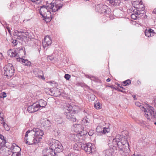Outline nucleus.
Returning a JSON list of instances; mask_svg holds the SVG:
<instances>
[{
  "label": "nucleus",
  "mask_w": 156,
  "mask_h": 156,
  "mask_svg": "<svg viewBox=\"0 0 156 156\" xmlns=\"http://www.w3.org/2000/svg\"><path fill=\"white\" fill-rule=\"evenodd\" d=\"M3 57L2 53H0V61L3 59Z\"/></svg>",
  "instance_id": "44"
},
{
  "label": "nucleus",
  "mask_w": 156,
  "mask_h": 156,
  "mask_svg": "<svg viewBox=\"0 0 156 156\" xmlns=\"http://www.w3.org/2000/svg\"><path fill=\"white\" fill-rule=\"evenodd\" d=\"M80 148L85 151L87 153L90 154L94 152L95 151L94 146L91 143H89L86 144L81 143L78 144L77 145Z\"/></svg>",
  "instance_id": "7"
},
{
  "label": "nucleus",
  "mask_w": 156,
  "mask_h": 156,
  "mask_svg": "<svg viewBox=\"0 0 156 156\" xmlns=\"http://www.w3.org/2000/svg\"><path fill=\"white\" fill-rule=\"evenodd\" d=\"M86 77L89 79H90V80H93L94 79V77L91 76H89L88 75H87L86 76Z\"/></svg>",
  "instance_id": "43"
},
{
  "label": "nucleus",
  "mask_w": 156,
  "mask_h": 156,
  "mask_svg": "<svg viewBox=\"0 0 156 156\" xmlns=\"http://www.w3.org/2000/svg\"><path fill=\"white\" fill-rule=\"evenodd\" d=\"M66 156H80V155L77 153H72L68 154Z\"/></svg>",
  "instance_id": "37"
},
{
  "label": "nucleus",
  "mask_w": 156,
  "mask_h": 156,
  "mask_svg": "<svg viewBox=\"0 0 156 156\" xmlns=\"http://www.w3.org/2000/svg\"><path fill=\"white\" fill-rule=\"evenodd\" d=\"M71 128L73 131L76 132H78L79 133L81 132L83 133V130H84L81 125L78 124H73Z\"/></svg>",
  "instance_id": "17"
},
{
  "label": "nucleus",
  "mask_w": 156,
  "mask_h": 156,
  "mask_svg": "<svg viewBox=\"0 0 156 156\" xmlns=\"http://www.w3.org/2000/svg\"><path fill=\"white\" fill-rule=\"evenodd\" d=\"M65 111V115H66V118L70 121L75 122L76 120V119L75 116L72 115L71 114L72 112L67 111V110Z\"/></svg>",
  "instance_id": "19"
},
{
  "label": "nucleus",
  "mask_w": 156,
  "mask_h": 156,
  "mask_svg": "<svg viewBox=\"0 0 156 156\" xmlns=\"http://www.w3.org/2000/svg\"><path fill=\"white\" fill-rule=\"evenodd\" d=\"M117 85H118V86H119L120 87V88H122V89L123 88L122 87H121V86H120V84H117Z\"/></svg>",
  "instance_id": "52"
},
{
  "label": "nucleus",
  "mask_w": 156,
  "mask_h": 156,
  "mask_svg": "<svg viewBox=\"0 0 156 156\" xmlns=\"http://www.w3.org/2000/svg\"><path fill=\"white\" fill-rule=\"evenodd\" d=\"M83 133L80 132L76 134H72L71 135L70 138L71 140L80 142V143H77V144H76L75 145L74 147H76L75 148V150H79V148H77L76 146H77L78 144H81L82 142L85 139V135L87 133V132L84 130H83Z\"/></svg>",
  "instance_id": "4"
},
{
  "label": "nucleus",
  "mask_w": 156,
  "mask_h": 156,
  "mask_svg": "<svg viewBox=\"0 0 156 156\" xmlns=\"http://www.w3.org/2000/svg\"><path fill=\"white\" fill-rule=\"evenodd\" d=\"M12 43L14 46H15L17 44V42L16 40H13Z\"/></svg>",
  "instance_id": "42"
},
{
  "label": "nucleus",
  "mask_w": 156,
  "mask_h": 156,
  "mask_svg": "<svg viewBox=\"0 0 156 156\" xmlns=\"http://www.w3.org/2000/svg\"><path fill=\"white\" fill-rule=\"evenodd\" d=\"M32 2H33L34 3H35L36 4H38L40 3L41 2V0H30Z\"/></svg>",
  "instance_id": "40"
},
{
  "label": "nucleus",
  "mask_w": 156,
  "mask_h": 156,
  "mask_svg": "<svg viewBox=\"0 0 156 156\" xmlns=\"http://www.w3.org/2000/svg\"><path fill=\"white\" fill-rule=\"evenodd\" d=\"M65 78L67 80H68L70 77V76L68 74H66L64 76Z\"/></svg>",
  "instance_id": "41"
},
{
  "label": "nucleus",
  "mask_w": 156,
  "mask_h": 156,
  "mask_svg": "<svg viewBox=\"0 0 156 156\" xmlns=\"http://www.w3.org/2000/svg\"><path fill=\"white\" fill-rule=\"evenodd\" d=\"M11 149L12 150V154L11 156H20L21 154L19 151H20L21 149L18 146H15L13 144H11Z\"/></svg>",
  "instance_id": "13"
},
{
  "label": "nucleus",
  "mask_w": 156,
  "mask_h": 156,
  "mask_svg": "<svg viewBox=\"0 0 156 156\" xmlns=\"http://www.w3.org/2000/svg\"><path fill=\"white\" fill-rule=\"evenodd\" d=\"M136 105L137 106H140V104L139 102H136L135 103Z\"/></svg>",
  "instance_id": "45"
},
{
  "label": "nucleus",
  "mask_w": 156,
  "mask_h": 156,
  "mask_svg": "<svg viewBox=\"0 0 156 156\" xmlns=\"http://www.w3.org/2000/svg\"><path fill=\"white\" fill-rule=\"evenodd\" d=\"M153 12L154 14H156V9H154Z\"/></svg>",
  "instance_id": "49"
},
{
  "label": "nucleus",
  "mask_w": 156,
  "mask_h": 156,
  "mask_svg": "<svg viewBox=\"0 0 156 156\" xmlns=\"http://www.w3.org/2000/svg\"><path fill=\"white\" fill-rule=\"evenodd\" d=\"M94 107L96 109H100L101 108V104L99 102L95 103Z\"/></svg>",
  "instance_id": "36"
},
{
  "label": "nucleus",
  "mask_w": 156,
  "mask_h": 156,
  "mask_svg": "<svg viewBox=\"0 0 156 156\" xmlns=\"http://www.w3.org/2000/svg\"><path fill=\"white\" fill-rule=\"evenodd\" d=\"M113 152V148H110L104 151L103 153L104 156H112Z\"/></svg>",
  "instance_id": "23"
},
{
  "label": "nucleus",
  "mask_w": 156,
  "mask_h": 156,
  "mask_svg": "<svg viewBox=\"0 0 156 156\" xmlns=\"http://www.w3.org/2000/svg\"><path fill=\"white\" fill-rule=\"evenodd\" d=\"M8 55L11 57H14L17 55H19L16 51L14 50L12 51L11 50H9L8 51Z\"/></svg>",
  "instance_id": "30"
},
{
  "label": "nucleus",
  "mask_w": 156,
  "mask_h": 156,
  "mask_svg": "<svg viewBox=\"0 0 156 156\" xmlns=\"http://www.w3.org/2000/svg\"><path fill=\"white\" fill-rule=\"evenodd\" d=\"M51 44V41L50 37L48 36H46L43 41L42 44L44 48H46L50 45Z\"/></svg>",
  "instance_id": "18"
},
{
  "label": "nucleus",
  "mask_w": 156,
  "mask_h": 156,
  "mask_svg": "<svg viewBox=\"0 0 156 156\" xmlns=\"http://www.w3.org/2000/svg\"><path fill=\"white\" fill-rule=\"evenodd\" d=\"M111 81V79L109 78H108L106 80L107 82H109Z\"/></svg>",
  "instance_id": "51"
},
{
  "label": "nucleus",
  "mask_w": 156,
  "mask_h": 156,
  "mask_svg": "<svg viewBox=\"0 0 156 156\" xmlns=\"http://www.w3.org/2000/svg\"><path fill=\"white\" fill-rule=\"evenodd\" d=\"M55 121L58 124H61L62 123V118L59 116L58 117L55 119Z\"/></svg>",
  "instance_id": "34"
},
{
  "label": "nucleus",
  "mask_w": 156,
  "mask_h": 156,
  "mask_svg": "<svg viewBox=\"0 0 156 156\" xmlns=\"http://www.w3.org/2000/svg\"><path fill=\"white\" fill-rule=\"evenodd\" d=\"M118 89L119 91L122 92H123V90H124V89H123H123H122V88H118Z\"/></svg>",
  "instance_id": "46"
},
{
  "label": "nucleus",
  "mask_w": 156,
  "mask_h": 156,
  "mask_svg": "<svg viewBox=\"0 0 156 156\" xmlns=\"http://www.w3.org/2000/svg\"><path fill=\"white\" fill-rule=\"evenodd\" d=\"M154 124H155V125H156V122H155L154 123Z\"/></svg>",
  "instance_id": "56"
},
{
  "label": "nucleus",
  "mask_w": 156,
  "mask_h": 156,
  "mask_svg": "<svg viewBox=\"0 0 156 156\" xmlns=\"http://www.w3.org/2000/svg\"><path fill=\"white\" fill-rule=\"evenodd\" d=\"M96 130L98 132L101 133L103 134L108 133L110 131V128L108 126L107 127H103L100 126L97 127Z\"/></svg>",
  "instance_id": "16"
},
{
  "label": "nucleus",
  "mask_w": 156,
  "mask_h": 156,
  "mask_svg": "<svg viewBox=\"0 0 156 156\" xmlns=\"http://www.w3.org/2000/svg\"><path fill=\"white\" fill-rule=\"evenodd\" d=\"M0 118L1 119H0V120L1 121V123L2 125V126L4 127L5 129L7 131L9 130V127L8 125L6 124L4 122L3 117L1 116Z\"/></svg>",
  "instance_id": "27"
},
{
  "label": "nucleus",
  "mask_w": 156,
  "mask_h": 156,
  "mask_svg": "<svg viewBox=\"0 0 156 156\" xmlns=\"http://www.w3.org/2000/svg\"><path fill=\"white\" fill-rule=\"evenodd\" d=\"M37 105L38 106V109L41 108H44L47 105L46 102L42 99L39 100L38 102H36Z\"/></svg>",
  "instance_id": "24"
},
{
  "label": "nucleus",
  "mask_w": 156,
  "mask_h": 156,
  "mask_svg": "<svg viewBox=\"0 0 156 156\" xmlns=\"http://www.w3.org/2000/svg\"><path fill=\"white\" fill-rule=\"evenodd\" d=\"M131 18L133 20H136L138 18V16L136 15V13L132 14L131 15Z\"/></svg>",
  "instance_id": "39"
},
{
  "label": "nucleus",
  "mask_w": 156,
  "mask_h": 156,
  "mask_svg": "<svg viewBox=\"0 0 156 156\" xmlns=\"http://www.w3.org/2000/svg\"><path fill=\"white\" fill-rule=\"evenodd\" d=\"M40 123L41 128L45 129H50L52 125L50 121L47 119H42Z\"/></svg>",
  "instance_id": "11"
},
{
  "label": "nucleus",
  "mask_w": 156,
  "mask_h": 156,
  "mask_svg": "<svg viewBox=\"0 0 156 156\" xmlns=\"http://www.w3.org/2000/svg\"><path fill=\"white\" fill-rule=\"evenodd\" d=\"M92 96L93 98V100L94 99V98H95V95H92Z\"/></svg>",
  "instance_id": "54"
},
{
  "label": "nucleus",
  "mask_w": 156,
  "mask_h": 156,
  "mask_svg": "<svg viewBox=\"0 0 156 156\" xmlns=\"http://www.w3.org/2000/svg\"><path fill=\"white\" fill-rule=\"evenodd\" d=\"M56 7L53 4V3L41 6L40 9V13L42 17H46L47 15H50V14L52 12H55L58 11Z\"/></svg>",
  "instance_id": "3"
},
{
  "label": "nucleus",
  "mask_w": 156,
  "mask_h": 156,
  "mask_svg": "<svg viewBox=\"0 0 156 156\" xmlns=\"http://www.w3.org/2000/svg\"><path fill=\"white\" fill-rule=\"evenodd\" d=\"M59 142V141L55 139H51L48 141V143L50 147L48 149L51 150V152L53 153L54 149H55V147L56 146L57 144Z\"/></svg>",
  "instance_id": "14"
},
{
  "label": "nucleus",
  "mask_w": 156,
  "mask_h": 156,
  "mask_svg": "<svg viewBox=\"0 0 156 156\" xmlns=\"http://www.w3.org/2000/svg\"><path fill=\"white\" fill-rule=\"evenodd\" d=\"M96 10L101 14H103L104 15L108 14L110 12V10L106 5L102 4H99L96 5Z\"/></svg>",
  "instance_id": "8"
},
{
  "label": "nucleus",
  "mask_w": 156,
  "mask_h": 156,
  "mask_svg": "<svg viewBox=\"0 0 156 156\" xmlns=\"http://www.w3.org/2000/svg\"><path fill=\"white\" fill-rule=\"evenodd\" d=\"M28 112L30 113H33L38 111V108L36 103L28 107L27 109Z\"/></svg>",
  "instance_id": "20"
},
{
  "label": "nucleus",
  "mask_w": 156,
  "mask_h": 156,
  "mask_svg": "<svg viewBox=\"0 0 156 156\" xmlns=\"http://www.w3.org/2000/svg\"><path fill=\"white\" fill-rule=\"evenodd\" d=\"M45 91L48 94L51 96L57 97L61 94L60 90L56 87H54L51 89H45Z\"/></svg>",
  "instance_id": "10"
},
{
  "label": "nucleus",
  "mask_w": 156,
  "mask_h": 156,
  "mask_svg": "<svg viewBox=\"0 0 156 156\" xmlns=\"http://www.w3.org/2000/svg\"><path fill=\"white\" fill-rule=\"evenodd\" d=\"M19 59H18V61ZM19 61H21L23 64V65L27 66H30L31 64V62L27 59H24L21 58H19Z\"/></svg>",
  "instance_id": "29"
},
{
  "label": "nucleus",
  "mask_w": 156,
  "mask_h": 156,
  "mask_svg": "<svg viewBox=\"0 0 156 156\" xmlns=\"http://www.w3.org/2000/svg\"><path fill=\"white\" fill-rule=\"evenodd\" d=\"M41 78H42L43 79H44V76H41Z\"/></svg>",
  "instance_id": "55"
},
{
  "label": "nucleus",
  "mask_w": 156,
  "mask_h": 156,
  "mask_svg": "<svg viewBox=\"0 0 156 156\" xmlns=\"http://www.w3.org/2000/svg\"><path fill=\"white\" fill-rule=\"evenodd\" d=\"M51 150L50 149H46L43 151L46 152V154L43 155V156H54V155L51 152Z\"/></svg>",
  "instance_id": "31"
},
{
  "label": "nucleus",
  "mask_w": 156,
  "mask_h": 156,
  "mask_svg": "<svg viewBox=\"0 0 156 156\" xmlns=\"http://www.w3.org/2000/svg\"><path fill=\"white\" fill-rule=\"evenodd\" d=\"M4 75L8 78L11 77L14 74V69L11 64H8L5 65L4 68Z\"/></svg>",
  "instance_id": "9"
},
{
  "label": "nucleus",
  "mask_w": 156,
  "mask_h": 156,
  "mask_svg": "<svg viewBox=\"0 0 156 156\" xmlns=\"http://www.w3.org/2000/svg\"><path fill=\"white\" fill-rule=\"evenodd\" d=\"M135 13H136V15L137 16L138 18L139 17V15H140V12H136Z\"/></svg>",
  "instance_id": "47"
},
{
  "label": "nucleus",
  "mask_w": 156,
  "mask_h": 156,
  "mask_svg": "<svg viewBox=\"0 0 156 156\" xmlns=\"http://www.w3.org/2000/svg\"><path fill=\"white\" fill-rule=\"evenodd\" d=\"M20 52H23V53H24V51L23 49H20Z\"/></svg>",
  "instance_id": "53"
},
{
  "label": "nucleus",
  "mask_w": 156,
  "mask_h": 156,
  "mask_svg": "<svg viewBox=\"0 0 156 156\" xmlns=\"http://www.w3.org/2000/svg\"><path fill=\"white\" fill-rule=\"evenodd\" d=\"M7 95L6 93L4 92L1 93H0V98H4L6 97Z\"/></svg>",
  "instance_id": "38"
},
{
  "label": "nucleus",
  "mask_w": 156,
  "mask_h": 156,
  "mask_svg": "<svg viewBox=\"0 0 156 156\" xmlns=\"http://www.w3.org/2000/svg\"><path fill=\"white\" fill-rule=\"evenodd\" d=\"M137 5H139L138 8L139 9H140V11H144V5L142 4V1L141 0H137ZM136 4H137V2L135 1L134 2ZM138 8V7H136Z\"/></svg>",
  "instance_id": "26"
},
{
  "label": "nucleus",
  "mask_w": 156,
  "mask_h": 156,
  "mask_svg": "<svg viewBox=\"0 0 156 156\" xmlns=\"http://www.w3.org/2000/svg\"><path fill=\"white\" fill-rule=\"evenodd\" d=\"M132 156H143L140 154H136L135 155V154H133Z\"/></svg>",
  "instance_id": "50"
},
{
  "label": "nucleus",
  "mask_w": 156,
  "mask_h": 156,
  "mask_svg": "<svg viewBox=\"0 0 156 156\" xmlns=\"http://www.w3.org/2000/svg\"><path fill=\"white\" fill-rule=\"evenodd\" d=\"M44 134L42 130L36 128L31 130H28L26 132L24 138L25 142L29 145L36 144L39 143Z\"/></svg>",
  "instance_id": "1"
},
{
  "label": "nucleus",
  "mask_w": 156,
  "mask_h": 156,
  "mask_svg": "<svg viewBox=\"0 0 156 156\" xmlns=\"http://www.w3.org/2000/svg\"><path fill=\"white\" fill-rule=\"evenodd\" d=\"M64 108L68 111H71L74 113H76L80 111L79 107L76 105L73 106L70 105L65 104L64 105Z\"/></svg>",
  "instance_id": "12"
},
{
  "label": "nucleus",
  "mask_w": 156,
  "mask_h": 156,
  "mask_svg": "<svg viewBox=\"0 0 156 156\" xmlns=\"http://www.w3.org/2000/svg\"><path fill=\"white\" fill-rule=\"evenodd\" d=\"M82 121V123L85 125H87L90 122L89 119L86 117H84Z\"/></svg>",
  "instance_id": "33"
},
{
  "label": "nucleus",
  "mask_w": 156,
  "mask_h": 156,
  "mask_svg": "<svg viewBox=\"0 0 156 156\" xmlns=\"http://www.w3.org/2000/svg\"><path fill=\"white\" fill-rule=\"evenodd\" d=\"M10 148L11 147L8 148L7 147H2L0 149V152L4 155L9 156L11 154L12 152V150Z\"/></svg>",
  "instance_id": "15"
},
{
  "label": "nucleus",
  "mask_w": 156,
  "mask_h": 156,
  "mask_svg": "<svg viewBox=\"0 0 156 156\" xmlns=\"http://www.w3.org/2000/svg\"><path fill=\"white\" fill-rule=\"evenodd\" d=\"M65 0H53L52 2L53 4L56 7L58 10L62 8L63 3L62 1H64Z\"/></svg>",
  "instance_id": "21"
},
{
  "label": "nucleus",
  "mask_w": 156,
  "mask_h": 156,
  "mask_svg": "<svg viewBox=\"0 0 156 156\" xmlns=\"http://www.w3.org/2000/svg\"><path fill=\"white\" fill-rule=\"evenodd\" d=\"M142 107L144 108L143 111L145 112V116L148 119L154 121L156 119V112L153 107L150 106H148L147 108Z\"/></svg>",
  "instance_id": "5"
},
{
  "label": "nucleus",
  "mask_w": 156,
  "mask_h": 156,
  "mask_svg": "<svg viewBox=\"0 0 156 156\" xmlns=\"http://www.w3.org/2000/svg\"><path fill=\"white\" fill-rule=\"evenodd\" d=\"M52 15H53V14L52 13L51 14H50V16L47 15V16L46 17H43L46 22H48L51 20V18L52 17Z\"/></svg>",
  "instance_id": "32"
},
{
  "label": "nucleus",
  "mask_w": 156,
  "mask_h": 156,
  "mask_svg": "<svg viewBox=\"0 0 156 156\" xmlns=\"http://www.w3.org/2000/svg\"><path fill=\"white\" fill-rule=\"evenodd\" d=\"M108 145L109 146H118L119 150L122 155L126 156L129 153V144L126 140L124 138H121L120 135L116 136L115 138L113 139L112 142L109 140Z\"/></svg>",
  "instance_id": "2"
},
{
  "label": "nucleus",
  "mask_w": 156,
  "mask_h": 156,
  "mask_svg": "<svg viewBox=\"0 0 156 156\" xmlns=\"http://www.w3.org/2000/svg\"><path fill=\"white\" fill-rule=\"evenodd\" d=\"M15 35L17 36V39H20L22 41L26 42L31 39L30 36L28 32L26 30H16L14 33Z\"/></svg>",
  "instance_id": "6"
},
{
  "label": "nucleus",
  "mask_w": 156,
  "mask_h": 156,
  "mask_svg": "<svg viewBox=\"0 0 156 156\" xmlns=\"http://www.w3.org/2000/svg\"><path fill=\"white\" fill-rule=\"evenodd\" d=\"M131 82V80L129 79L127 80L126 81H124L123 82V83L125 84L124 85V86H126L127 85H129L130 84Z\"/></svg>",
  "instance_id": "35"
},
{
  "label": "nucleus",
  "mask_w": 156,
  "mask_h": 156,
  "mask_svg": "<svg viewBox=\"0 0 156 156\" xmlns=\"http://www.w3.org/2000/svg\"><path fill=\"white\" fill-rule=\"evenodd\" d=\"M109 3L112 5L113 6H118L121 3L120 0H109Z\"/></svg>",
  "instance_id": "28"
},
{
  "label": "nucleus",
  "mask_w": 156,
  "mask_h": 156,
  "mask_svg": "<svg viewBox=\"0 0 156 156\" xmlns=\"http://www.w3.org/2000/svg\"><path fill=\"white\" fill-rule=\"evenodd\" d=\"M144 33L146 36L149 37L153 36L155 33L154 30L151 29H146Z\"/></svg>",
  "instance_id": "25"
},
{
  "label": "nucleus",
  "mask_w": 156,
  "mask_h": 156,
  "mask_svg": "<svg viewBox=\"0 0 156 156\" xmlns=\"http://www.w3.org/2000/svg\"><path fill=\"white\" fill-rule=\"evenodd\" d=\"M55 149H54L53 152V154H55L56 152L59 153L61 152L63 149V147L62 146L61 143L59 141L57 144Z\"/></svg>",
  "instance_id": "22"
},
{
  "label": "nucleus",
  "mask_w": 156,
  "mask_h": 156,
  "mask_svg": "<svg viewBox=\"0 0 156 156\" xmlns=\"http://www.w3.org/2000/svg\"><path fill=\"white\" fill-rule=\"evenodd\" d=\"M132 96H133V98H134V100H136V95H132Z\"/></svg>",
  "instance_id": "48"
}]
</instances>
